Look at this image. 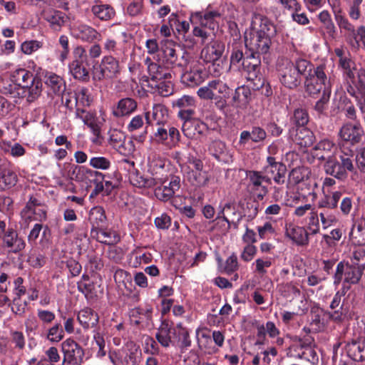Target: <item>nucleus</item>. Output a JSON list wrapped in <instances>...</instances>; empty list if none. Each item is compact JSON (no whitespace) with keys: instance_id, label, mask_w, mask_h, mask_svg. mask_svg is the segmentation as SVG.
Instances as JSON below:
<instances>
[{"instance_id":"nucleus-53","label":"nucleus","mask_w":365,"mask_h":365,"mask_svg":"<svg viewBox=\"0 0 365 365\" xmlns=\"http://www.w3.org/2000/svg\"><path fill=\"white\" fill-rule=\"evenodd\" d=\"M17 182V175L10 169L0 170V189L8 190L14 187Z\"/></svg>"},{"instance_id":"nucleus-63","label":"nucleus","mask_w":365,"mask_h":365,"mask_svg":"<svg viewBox=\"0 0 365 365\" xmlns=\"http://www.w3.org/2000/svg\"><path fill=\"white\" fill-rule=\"evenodd\" d=\"M320 211L318 215L320 217L321 222L324 228L330 226L334 222L336 221L335 215L333 210L327 208H318Z\"/></svg>"},{"instance_id":"nucleus-19","label":"nucleus","mask_w":365,"mask_h":365,"mask_svg":"<svg viewBox=\"0 0 365 365\" xmlns=\"http://www.w3.org/2000/svg\"><path fill=\"white\" fill-rule=\"evenodd\" d=\"M225 45L219 40H212L201 51V58L209 63H215L220 59L225 52Z\"/></svg>"},{"instance_id":"nucleus-18","label":"nucleus","mask_w":365,"mask_h":365,"mask_svg":"<svg viewBox=\"0 0 365 365\" xmlns=\"http://www.w3.org/2000/svg\"><path fill=\"white\" fill-rule=\"evenodd\" d=\"M71 35L84 43H93L101 39V34L96 29L85 24L74 25L71 29Z\"/></svg>"},{"instance_id":"nucleus-46","label":"nucleus","mask_w":365,"mask_h":365,"mask_svg":"<svg viewBox=\"0 0 365 365\" xmlns=\"http://www.w3.org/2000/svg\"><path fill=\"white\" fill-rule=\"evenodd\" d=\"M350 237L359 246L365 245V220L356 221L352 226Z\"/></svg>"},{"instance_id":"nucleus-48","label":"nucleus","mask_w":365,"mask_h":365,"mask_svg":"<svg viewBox=\"0 0 365 365\" xmlns=\"http://www.w3.org/2000/svg\"><path fill=\"white\" fill-rule=\"evenodd\" d=\"M342 193L340 191L332 192L329 195H326L324 197L321 198L317 204L318 208H327L336 210L338 207V203L341 199Z\"/></svg>"},{"instance_id":"nucleus-38","label":"nucleus","mask_w":365,"mask_h":365,"mask_svg":"<svg viewBox=\"0 0 365 365\" xmlns=\"http://www.w3.org/2000/svg\"><path fill=\"white\" fill-rule=\"evenodd\" d=\"M315 141V135L312 130L307 128L297 130L294 138V142L301 148L306 150L312 146Z\"/></svg>"},{"instance_id":"nucleus-33","label":"nucleus","mask_w":365,"mask_h":365,"mask_svg":"<svg viewBox=\"0 0 365 365\" xmlns=\"http://www.w3.org/2000/svg\"><path fill=\"white\" fill-rule=\"evenodd\" d=\"M334 144L328 139H324L319 141L313 148V155L314 158L321 160H328L333 158L332 149Z\"/></svg>"},{"instance_id":"nucleus-55","label":"nucleus","mask_w":365,"mask_h":365,"mask_svg":"<svg viewBox=\"0 0 365 365\" xmlns=\"http://www.w3.org/2000/svg\"><path fill=\"white\" fill-rule=\"evenodd\" d=\"M73 98L76 101V107L80 108V106H88L91 103V98L89 91L86 88H81L75 94Z\"/></svg>"},{"instance_id":"nucleus-12","label":"nucleus","mask_w":365,"mask_h":365,"mask_svg":"<svg viewBox=\"0 0 365 365\" xmlns=\"http://www.w3.org/2000/svg\"><path fill=\"white\" fill-rule=\"evenodd\" d=\"M329 82L322 66L317 67L314 74L306 82V92L312 97H317L324 89H330Z\"/></svg>"},{"instance_id":"nucleus-59","label":"nucleus","mask_w":365,"mask_h":365,"mask_svg":"<svg viewBox=\"0 0 365 365\" xmlns=\"http://www.w3.org/2000/svg\"><path fill=\"white\" fill-rule=\"evenodd\" d=\"M89 165L96 170H107L111 166V161L104 156H94L91 158Z\"/></svg>"},{"instance_id":"nucleus-36","label":"nucleus","mask_w":365,"mask_h":365,"mask_svg":"<svg viewBox=\"0 0 365 365\" xmlns=\"http://www.w3.org/2000/svg\"><path fill=\"white\" fill-rule=\"evenodd\" d=\"M103 50L108 55L119 57L125 53V43L113 37H107L103 42Z\"/></svg>"},{"instance_id":"nucleus-45","label":"nucleus","mask_w":365,"mask_h":365,"mask_svg":"<svg viewBox=\"0 0 365 365\" xmlns=\"http://www.w3.org/2000/svg\"><path fill=\"white\" fill-rule=\"evenodd\" d=\"M11 81L19 83L20 86L29 84L35 78L33 73L23 68H19L10 73Z\"/></svg>"},{"instance_id":"nucleus-1","label":"nucleus","mask_w":365,"mask_h":365,"mask_svg":"<svg viewBox=\"0 0 365 365\" xmlns=\"http://www.w3.org/2000/svg\"><path fill=\"white\" fill-rule=\"evenodd\" d=\"M148 171L151 176L145 177L138 172L131 173L129 175L130 183L137 187L152 188L168 179L165 160L156 153H150L148 155Z\"/></svg>"},{"instance_id":"nucleus-5","label":"nucleus","mask_w":365,"mask_h":365,"mask_svg":"<svg viewBox=\"0 0 365 365\" xmlns=\"http://www.w3.org/2000/svg\"><path fill=\"white\" fill-rule=\"evenodd\" d=\"M120 66L117 57L106 55L102 58L100 64L94 68L93 79L95 81L113 79L120 74Z\"/></svg>"},{"instance_id":"nucleus-56","label":"nucleus","mask_w":365,"mask_h":365,"mask_svg":"<svg viewBox=\"0 0 365 365\" xmlns=\"http://www.w3.org/2000/svg\"><path fill=\"white\" fill-rule=\"evenodd\" d=\"M291 121L297 126L304 127L309 122V114L306 109L299 108L293 112Z\"/></svg>"},{"instance_id":"nucleus-42","label":"nucleus","mask_w":365,"mask_h":365,"mask_svg":"<svg viewBox=\"0 0 365 365\" xmlns=\"http://www.w3.org/2000/svg\"><path fill=\"white\" fill-rule=\"evenodd\" d=\"M295 351L299 358L305 359L312 364L318 363L319 356L313 346L310 344H305L300 342L299 346H297Z\"/></svg>"},{"instance_id":"nucleus-6","label":"nucleus","mask_w":365,"mask_h":365,"mask_svg":"<svg viewBox=\"0 0 365 365\" xmlns=\"http://www.w3.org/2000/svg\"><path fill=\"white\" fill-rule=\"evenodd\" d=\"M160 52L162 54L163 63L173 68H184L189 59L187 53L178 49V46L171 41L163 42Z\"/></svg>"},{"instance_id":"nucleus-10","label":"nucleus","mask_w":365,"mask_h":365,"mask_svg":"<svg viewBox=\"0 0 365 365\" xmlns=\"http://www.w3.org/2000/svg\"><path fill=\"white\" fill-rule=\"evenodd\" d=\"M278 78L281 83L285 87L293 89L297 88L301 82V77L294 68V64L287 58L278 60Z\"/></svg>"},{"instance_id":"nucleus-2","label":"nucleus","mask_w":365,"mask_h":365,"mask_svg":"<svg viewBox=\"0 0 365 365\" xmlns=\"http://www.w3.org/2000/svg\"><path fill=\"white\" fill-rule=\"evenodd\" d=\"M148 75L143 76V81L147 83L153 93L163 96H168L173 93V87L170 81L171 74L168 70L153 62L150 58L145 59Z\"/></svg>"},{"instance_id":"nucleus-4","label":"nucleus","mask_w":365,"mask_h":365,"mask_svg":"<svg viewBox=\"0 0 365 365\" xmlns=\"http://www.w3.org/2000/svg\"><path fill=\"white\" fill-rule=\"evenodd\" d=\"M364 269V265H359L356 263L349 264L344 261L340 262L336 266L334 275V284H339L344 277L343 286L356 284L362 277Z\"/></svg>"},{"instance_id":"nucleus-60","label":"nucleus","mask_w":365,"mask_h":365,"mask_svg":"<svg viewBox=\"0 0 365 365\" xmlns=\"http://www.w3.org/2000/svg\"><path fill=\"white\" fill-rule=\"evenodd\" d=\"M331 94L330 89H324L320 98L314 106V110L320 115L324 113L327 108V104L329 101Z\"/></svg>"},{"instance_id":"nucleus-17","label":"nucleus","mask_w":365,"mask_h":365,"mask_svg":"<svg viewBox=\"0 0 365 365\" xmlns=\"http://www.w3.org/2000/svg\"><path fill=\"white\" fill-rule=\"evenodd\" d=\"M138 348L133 344H127L122 349L110 354L109 358L113 365H133L136 361Z\"/></svg>"},{"instance_id":"nucleus-50","label":"nucleus","mask_w":365,"mask_h":365,"mask_svg":"<svg viewBox=\"0 0 365 365\" xmlns=\"http://www.w3.org/2000/svg\"><path fill=\"white\" fill-rule=\"evenodd\" d=\"M311 170L307 167H298L292 170L289 174L288 181L291 185H299L310 177Z\"/></svg>"},{"instance_id":"nucleus-20","label":"nucleus","mask_w":365,"mask_h":365,"mask_svg":"<svg viewBox=\"0 0 365 365\" xmlns=\"http://www.w3.org/2000/svg\"><path fill=\"white\" fill-rule=\"evenodd\" d=\"M61 351L63 352V357L81 362H83V349L72 339H67L61 343Z\"/></svg>"},{"instance_id":"nucleus-47","label":"nucleus","mask_w":365,"mask_h":365,"mask_svg":"<svg viewBox=\"0 0 365 365\" xmlns=\"http://www.w3.org/2000/svg\"><path fill=\"white\" fill-rule=\"evenodd\" d=\"M73 174L76 173L85 172L91 178H93L94 183L96 184L95 191L96 193L100 192L103 189V180L104 179V174L96 170H92L84 167L74 165L72 167Z\"/></svg>"},{"instance_id":"nucleus-22","label":"nucleus","mask_w":365,"mask_h":365,"mask_svg":"<svg viewBox=\"0 0 365 365\" xmlns=\"http://www.w3.org/2000/svg\"><path fill=\"white\" fill-rule=\"evenodd\" d=\"M348 356L356 361H365V338L359 337L348 342L346 345Z\"/></svg>"},{"instance_id":"nucleus-52","label":"nucleus","mask_w":365,"mask_h":365,"mask_svg":"<svg viewBox=\"0 0 365 365\" xmlns=\"http://www.w3.org/2000/svg\"><path fill=\"white\" fill-rule=\"evenodd\" d=\"M91 11L95 16L103 21H108L115 15L112 7L108 4L96 3L91 8Z\"/></svg>"},{"instance_id":"nucleus-15","label":"nucleus","mask_w":365,"mask_h":365,"mask_svg":"<svg viewBox=\"0 0 365 365\" xmlns=\"http://www.w3.org/2000/svg\"><path fill=\"white\" fill-rule=\"evenodd\" d=\"M339 137L341 140L351 143V146H355L361 143L364 131L359 122L354 124L346 123L339 129Z\"/></svg>"},{"instance_id":"nucleus-35","label":"nucleus","mask_w":365,"mask_h":365,"mask_svg":"<svg viewBox=\"0 0 365 365\" xmlns=\"http://www.w3.org/2000/svg\"><path fill=\"white\" fill-rule=\"evenodd\" d=\"M318 19L322 24L321 28L322 34L324 36L327 35L331 39L335 38L336 29L330 13L327 10H323L319 14Z\"/></svg>"},{"instance_id":"nucleus-25","label":"nucleus","mask_w":365,"mask_h":365,"mask_svg":"<svg viewBox=\"0 0 365 365\" xmlns=\"http://www.w3.org/2000/svg\"><path fill=\"white\" fill-rule=\"evenodd\" d=\"M91 233L97 241L108 245H115L120 240L119 235L115 230L105 227H101L97 230H91Z\"/></svg>"},{"instance_id":"nucleus-57","label":"nucleus","mask_w":365,"mask_h":365,"mask_svg":"<svg viewBox=\"0 0 365 365\" xmlns=\"http://www.w3.org/2000/svg\"><path fill=\"white\" fill-rule=\"evenodd\" d=\"M365 0H351L349 4L348 14L351 19L357 21L361 16V8Z\"/></svg>"},{"instance_id":"nucleus-61","label":"nucleus","mask_w":365,"mask_h":365,"mask_svg":"<svg viewBox=\"0 0 365 365\" xmlns=\"http://www.w3.org/2000/svg\"><path fill=\"white\" fill-rule=\"evenodd\" d=\"M243 60V52L242 45H236L233 47L231 56H230V68H235L240 69L242 63L241 61Z\"/></svg>"},{"instance_id":"nucleus-7","label":"nucleus","mask_w":365,"mask_h":365,"mask_svg":"<svg viewBox=\"0 0 365 365\" xmlns=\"http://www.w3.org/2000/svg\"><path fill=\"white\" fill-rule=\"evenodd\" d=\"M0 239L2 247L9 252L19 253L24 250L26 242L12 227L6 228L4 221L0 220Z\"/></svg>"},{"instance_id":"nucleus-58","label":"nucleus","mask_w":365,"mask_h":365,"mask_svg":"<svg viewBox=\"0 0 365 365\" xmlns=\"http://www.w3.org/2000/svg\"><path fill=\"white\" fill-rule=\"evenodd\" d=\"M78 290L84 294L86 297H91L95 289L94 284L91 281L88 275L83 274L81 281L78 282Z\"/></svg>"},{"instance_id":"nucleus-28","label":"nucleus","mask_w":365,"mask_h":365,"mask_svg":"<svg viewBox=\"0 0 365 365\" xmlns=\"http://www.w3.org/2000/svg\"><path fill=\"white\" fill-rule=\"evenodd\" d=\"M0 91L2 93L13 98L20 99L24 97L23 86L11 82V77L9 79L1 78L0 80Z\"/></svg>"},{"instance_id":"nucleus-16","label":"nucleus","mask_w":365,"mask_h":365,"mask_svg":"<svg viewBox=\"0 0 365 365\" xmlns=\"http://www.w3.org/2000/svg\"><path fill=\"white\" fill-rule=\"evenodd\" d=\"M21 217L29 221H43L46 219V210L41 201L31 197L25 207L22 210Z\"/></svg>"},{"instance_id":"nucleus-49","label":"nucleus","mask_w":365,"mask_h":365,"mask_svg":"<svg viewBox=\"0 0 365 365\" xmlns=\"http://www.w3.org/2000/svg\"><path fill=\"white\" fill-rule=\"evenodd\" d=\"M24 88V96L27 92L26 101L28 103H33L38 98L42 92V83L33 79L28 85L23 86Z\"/></svg>"},{"instance_id":"nucleus-44","label":"nucleus","mask_w":365,"mask_h":365,"mask_svg":"<svg viewBox=\"0 0 365 365\" xmlns=\"http://www.w3.org/2000/svg\"><path fill=\"white\" fill-rule=\"evenodd\" d=\"M176 334V329H172L168 323H162L156 334L158 342L165 347L173 344L172 336Z\"/></svg>"},{"instance_id":"nucleus-23","label":"nucleus","mask_w":365,"mask_h":365,"mask_svg":"<svg viewBox=\"0 0 365 365\" xmlns=\"http://www.w3.org/2000/svg\"><path fill=\"white\" fill-rule=\"evenodd\" d=\"M327 313L323 309L319 307H313L311 309L309 314V331L312 330L317 332L325 328L327 323Z\"/></svg>"},{"instance_id":"nucleus-51","label":"nucleus","mask_w":365,"mask_h":365,"mask_svg":"<svg viewBox=\"0 0 365 365\" xmlns=\"http://www.w3.org/2000/svg\"><path fill=\"white\" fill-rule=\"evenodd\" d=\"M1 149L14 158H19L26 153V149L19 143H12L11 141L3 140L0 142Z\"/></svg>"},{"instance_id":"nucleus-26","label":"nucleus","mask_w":365,"mask_h":365,"mask_svg":"<svg viewBox=\"0 0 365 365\" xmlns=\"http://www.w3.org/2000/svg\"><path fill=\"white\" fill-rule=\"evenodd\" d=\"M137 107L138 103L135 100L128 97L123 98L118 101L112 113L117 118L128 116L135 111Z\"/></svg>"},{"instance_id":"nucleus-30","label":"nucleus","mask_w":365,"mask_h":365,"mask_svg":"<svg viewBox=\"0 0 365 365\" xmlns=\"http://www.w3.org/2000/svg\"><path fill=\"white\" fill-rule=\"evenodd\" d=\"M330 6L332 9L335 20L339 27L341 29L354 33V26L345 16L342 15V9L340 6V1L339 0H331V2H330Z\"/></svg>"},{"instance_id":"nucleus-11","label":"nucleus","mask_w":365,"mask_h":365,"mask_svg":"<svg viewBox=\"0 0 365 365\" xmlns=\"http://www.w3.org/2000/svg\"><path fill=\"white\" fill-rule=\"evenodd\" d=\"M158 125V127L153 134L154 140L169 149L176 147L180 138L179 130L168 123Z\"/></svg>"},{"instance_id":"nucleus-3","label":"nucleus","mask_w":365,"mask_h":365,"mask_svg":"<svg viewBox=\"0 0 365 365\" xmlns=\"http://www.w3.org/2000/svg\"><path fill=\"white\" fill-rule=\"evenodd\" d=\"M230 94V87L220 79H212L197 91V96L203 101H215L217 106L223 107L225 101L222 98Z\"/></svg>"},{"instance_id":"nucleus-34","label":"nucleus","mask_w":365,"mask_h":365,"mask_svg":"<svg viewBox=\"0 0 365 365\" xmlns=\"http://www.w3.org/2000/svg\"><path fill=\"white\" fill-rule=\"evenodd\" d=\"M251 100V91L245 86L237 87L232 96V105L238 108H246Z\"/></svg>"},{"instance_id":"nucleus-41","label":"nucleus","mask_w":365,"mask_h":365,"mask_svg":"<svg viewBox=\"0 0 365 365\" xmlns=\"http://www.w3.org/2000/svg\"><path fill=\"white\" fill-rule=\"evenodd\" d=\"M89 221L92 225L91 230L100 229L106 224V216L102 207L96 206L89 212Z\"/></svg>"},{"instance_id":"nucleus-37","label":"nucleus","mask_w":365,"mask_h":365,"mask_svg":"<svg viewBox=\"0 0 365 365\" xmlns=\"http://www.w3.org/2000/svg\"><path fill=\"white\" fill-rule=\"evenodd\" d=\"M324 169L327 175H331L338 180H344L347 178V172L341 168L340 162L334 158H329L325 162Z\"/></svg>"},{"instance_id":"nucleus-14","label":"nucleus","mask_w":365,"mask_h":365,"mask_svg":"<svg viewBox=\"0 0 365 365\" xmlns=\"http://www.w3.org/2000/svg\"><path fill=\"white\" fill-rule=\"evenodd\" d=\"M168 178L162 184L153 186L155 196L160 200L166 202L171 199L181 187V180L179 176L173 175Z\"/></svg>"},{"instance_id":"nucleus-21","label":"nucleus","mask_w":365,"mask_h":365,"mask_svg":"<svg viewBox=\"0 0 365 365\" xmlns=\"http://www.w3.org/2000/svg\"><path fill=\"white\" fill-rule=\"evenodd\" d=\"M44 83L56 96L62 95L66 90L63 78L56 73L48 71L43 72Z\"/></svg>"},{"instance_id":"nucleus-62","label":"nucleus","mask_w":365,"mask_h":365,"mask_svg":"<svg viewBox=\"0 0 365 365\" xmlns=\"http://www.w3.org/2000/svg\"><path fill=\"white\" fill-rule=\"evenodd\" d=\"M64 337V331L59 323H56L48 329L46 338L51 342H59Z\"/></svg>"},{"instance_id":"nucleus-39","label":"nucleus","mask_w":365,"mask_h":365,"mask_svg":"<svg viewBox=\"0 0 365 365\" xmlns=\"http://www.w3.org/2000/svg\"><path fill=\"white\" fill-rule=\"evenodd\" d=\"M286 235L293 242L299 245H305L309 242V234L307 231L302 227H292L289 225L286 227Z\"/></svg>"},{"instance_id":"nucleus-27","label":"nucleus","mask_w":365,"mask_h":365,"mask_svg":"<svg viewBox=\"0 0 365 365\" xmlns=\"http://www.w3.org/2000/svg\"><path fill=\"white\" fill-rule=\"evenodd\" d=\"M208 150L219 162L229 163L232 161V155L222 141H213L210 145Z\"/></svg>"},{"instance_id":"nucleus-40","label":"nucleus","mask_w":365,"mask_h":365,"mask_svg":"<svg viewBox=\"0 0 365 365\" xmlns=\"http://www.w3.org/2000/svg\"><path fill=\"white\" fill-rule=\"evenodd\" d=\"M150 113H145V119L148 124H151L152 120L155 121L157 125L167 123L168 110L162 104H155L153 106L152 114Z\"/></svg>"},{"instance_id":"nucleus-29","label":"nucleus","mask_w":365,"mask_h":365,"mask_svg":"<svg viewBox=\"0 0 365 365\" xmlns=\"http://www.w3.org/2000/svg\"><path fill=\"white\" fill-rule=\"evenodd\" d=\"M247 177L250 180L249 186H252V189L258 192V197H262L267 191V186L270 184L269 180L255 171H250Z\"/></svg>"},{"instance_id":"nucleus-31","label":"nucleus","mask_w":365,"mask_h":365,"mask_svg":"<svg viewBox=\"0 0 365 365\" xmlns=\"http://www.w3.org/2000/svg\"><path fill=\"white\" fill-rule=\"evenodd\" d=\"M43 19L53 30L59 31L67 20L66 15L57 10L45 9L43 12Z\"/></svg>"},{"instance_id":"nucleus-13","label":"nucleus","mask_w":365,"mask_h":365,"mask_svg":"<svg viewBox=\"0 0 365 365\" xmlns=\"http://www.w3.org/2000/svg\"><path fill=\"white\" fill-rule=\"evenodd\" d=\"M245 43L250 50L266 55L268 53L272 41L269 35L261 30L250 34V38L246 35Z\"/></svg>"},{"instance_id":"nucleus-32","label":"nucleus","mask_w":365,"mask_h":365,"mask_svg":"<svg viewBox=\"0 0 365 365\" xmlns=\"http://www.w3.org/2000/svg\"><path fill=\"white\" fill-rule=\"evenodd\" d=\"M77 319L84 329H88L97 326L99 318L92 309L86 307L78 312Z\"/></svg>"},{"instance_id":"nucleus-24","label":"nucleus","mask_w":365,"mask_h":365,"mask_svg":"<svg viewBox=\"0 0 365 365\" xmlns=\"http://www.w3.org/2000/svg\"><path fill=\"white\" fill-rule=\"evenodd\" d=\"M183 134L188 138H198L207 130L205 123L198 119H192V120H185L182 125Z\"/></svg>"},{"instance_id":"nucleus-9","label":"nucleus","mask_w":365,"mask_h":365,"mask_svg":"<svg viewBox=\"0 0 365 365\" xmlns=\"http://www.w3.org/2000/svg\"><path fill=\"white\" fill-rule=\"evenodd\" d=\"M190 19L193 24H199L207 27L210 30H214L217 26L223 22L222 9L208 6L204 14L200 11L192 13Z\"/></svg>"},{"instance_id":"nucleus-54","label":"nucleus","mask_w":365,"mask_h":365,"mask_svg":"<svg viewBox=\"0 0 365 365\" xmlns=\"http://www.w3.org/2000/svg\"><path fill=\"white\" fill-rule=\"evenodd\" d=\"M86 63L72 61L69 65L70 72L76 79L86 81L88 78V71Z\"/></svg>"},{"instance_id":"nucleus-43","label":"nucleus","mask_w":365,"mask_h":365,"mask_svg":"<svg viewBox=\"0 0 365 365\" xmlns=\"http://www.w3.org/2000/svg\"><path fill=\"white\" fill-rule=\"evenodd\" d=\"M188 181L192 185L197 187L207 186L210 178V175L205 170L200 171H189L187 174Z\"/></svg>"},{"instance_id":"nucleus-8","label":"nucleus","mask_w":365,"mask_h":365,"mask_svg":"<svg viewBox=\"0 0 365 365\" xmlns=\"http://www.w3.org/2000/svg\"><path fill=\"white\" fill-rule=\"evenodd\" d=\"M184 67L185 71L182 74L181 80L187 86L196 87L205 81L206 73L197 60L189 58Z\"/></svg>"},{"instance_id":"nucleus-64","label":"nucleus","mask_w":365,"mask_h":365,"mask_svg":"<svg viewBox=\"0 0 365 365\" xmlns=\"http://www.w3.org/2000/svg\"><path fill=\"white\" fill-rule=\"evenodd\" d=\"M58 45L61 48V50L58 51V59L61 63H63L68 58L70 51L68 36L66 35L60 36L58 38Z\"/></svg>"}]
</instances>
